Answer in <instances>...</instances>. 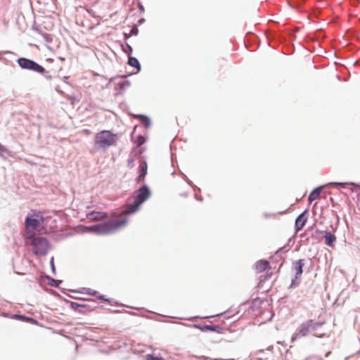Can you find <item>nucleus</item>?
I'll return each instance as SVG.
<instances>
[{"label":"nucleus","mask_w":360,"mask_h":360,"mask_svg":"<svg viewBox=\"0 0 360 360\" xmlns=\"http://www.w3.org/2000/svg\"><path fill=\"white\" fill-rule=\"evenodd\" d=\"M118 136L109 130H103L98 132L94 136V145L96 149L105 150L116 145Z\"/></svg>","instance_id":"f257e3e1"},{"label":"nucleus","mask_w":360,"mask_h":360,"mask_svg":"<svg viewBox=\"0 0 360 360\" xmlns=\"http://www.w3.org/2000/svg\"><path fill=\"white\" fill-rule=\"evenodd\" d=\"M43 222V217L39 212L32 211L26 217L25 225L26 228V236L27 238H33L34 236V231Z\"/></svg>","instance_id":"f03ea898"},{"label":"nucleus","mask_w":360,"mask_h":360,"mask_svg":"<svg viewBox=\"0 0 360 360\" xmlns=\"http://www.w3.org/2000/svg\"><path fill=\"white\" fill-rule=\"evenodd\" d=\"M150 195V192L146 186H143L140 188L136 195H134V200L132 204L127 205L124 211L123 212L125 214H129L135 212L139 207V206L145 202Z\"/></svg>","instance_id":"7ed1b4c3"},{"label":"nucleus","mask_w":360,"mask_h":360,"mask_svg":"<svg viewBox=\"0 0 360 360\" xmlns=\"http://www.w3.org/2000/svg\"><path fill=\"white\" fill-rule=\"evenodd\" d=\"M30 239H32V245L35 255H44L46 254L49 250V243L46 239L43 237H34V236Z\"/></svg>","instance_id":"20e7f679"},{"label":"nucleus","mask_w":360,"mask_h":360,"mask_svg":"<svg viewBox=\"0 0 360 360\" xmlns=\"http://www.w3.org/2000/svg\"><path fill=\"white\" fill-rule=\"evenodd\" d=\"M19 65L23 69L31 70L39 73H43L44 68L33 60L21 58L18 60Z\"/></svg>","instance_id":"39448f33"},{"label":"nucleus","mask_w":360,"mask_h":360,"mask_svg":"<svg viewBox=\"0 0 360 360\" xmlns=\"http://www.w3.org/2000/svg\"><path fill=\"white\" fill-rule=\"evenodd\" d=\"M304 265L303 259H299L292 263V269L295 273V278L292 281L291 287L297 286L300 283V279L303 272Z\"/></svg>","instance_id":"423d86ee"},{"label":"nucleus","mask_w":360,"mask_h":360,"mask_svg":"<svg viewBox=\"0 0 360 360\" xmlns=\"http://www.w3.org/2000/svg\"><path fill=\"white\" fill-rule=\"evenodd\" d=\"M314 324V322L312 320L307 321V322L304 323L301 327L300 330L295 334V335L292 337V341L295 340L296 339L300 338L301 337H304L307 335L309 333L310 328H312Z\"/></svg>","instance_id":"0eeeda50"},{"label":"nucleus","mask_w":360,"mask_h":360,"mask_svg":"<svg viewBox=\"0 0 360 360\" xmlns=\"http://www.w3.org/2000/svg\"><path fill=\"white\" fill-rule=\"evenodd\" d=\"M307 220V211L303 212L300 214L295 220V227L298 231L301 230L305 225Z\"/></svg>","instance_id":"6e6552de"},{"label":"nucleus","mask_w":360,"mask_h":360,"mask_svg":"<svg viewBox=\"0 0 360 360\" xmlns=\"http://www.w3.org/2000/svg\"><path fill=\"white\" fill-rule=\"evenodd\" d=\"M86 217L92 221H100L107 217V213L103 212H91L86 214Z\"/></svg>","instance_id":"1a4fd4ad"},{"label":"nucleus","mask_w":360,"mask_h":360,"mask_svg":"<svg viewBox=\"0 0 360 360\" xmlns=\"http://www.w3.org/2000/svg\"><path fill=\"white\" fill-rule=\"evenodd\" d=\"M147 174V164L146 162H142L139 166V176L137 177V181L139 182L144 179L145 176Z\"/></svg>","instance_id":"9d476101"},{"label":"nucleus","mask_w":360,"mask_h":360,"mask_svg":"<svg viewBox=\"0 0 360 360\" xmlns=\"http://www.w3.org/2000/svg\"><path fill=\"white\" fill-rule=\"evenodd\" d=\"M269 263L266 260H259L256 262L255 269L257 273H262L269 266Z\"/></svg>","instance_id":"9b49d317"},{"label":"nucleus","mask_w":360,"mask_h":360,"mask_svg":"<svg viewBox=\"0 0 360 360\" xmlns=\"http://www.w3.org/2000/svg\"><path fill=\"white\" fill-rule=\"evenodd\" d=\"M321 190H322V187L320 186V187H318L315 189H314L311 193L309 194V198H308V200L310 202H311L312 201L318 199L320 196V194H321Z\"/></svg>","instance_id":"f8f14e48"},{"label":"nucleus","mask_w":360,"mask_h":360,"mask_svg":"<svg viewBox=\"0 0 360 360\" xmlns=\"http://www.w3.org/2000/svg\"><path fill=\"white\" fill-rule=\"evenodd\" d=\"M325 238V243L328 246H333L334 242L336 240V237L335 235L332 234L330 232H327L324 236Z\"/></svg>","instance_id":"ddd939ff"},{"label":"nucleus","mask_w":360,"mask_h":360,"mask_svg":"<svg viewBox=\"0 0 360 360\" xmlns=\"http://www.w3.org/2000/svg\"><path fill=\"white\" fill-rule=\"evenodd\" d=\"M128 63H129V65H130L131 66L135 67V68H136L138 70H140V64H139V60H138L136 58H134V57H129V60H128Z\"/></svg>","instance_id":"4468645a"},{"label":"nucleus","mask_w":360,"mask_h":360,"mask_svg":"<svg viewBox=\"0 0 360 360\" xmlns=\"http://www.w3.org/2000/svg\"><path fill=\"white\" fill-rule=\"evenodd\" d=\"M139 117H140V120H141V123L143 125H145L146 127L150 126V119L147 116L140 115Z\"/></svg>","instance_id":"2eb2a0df"},{"label":"nucleus","mask_w":360,"mask_h":360,"mask_svg":"<svg viewBox=\"0 0 360 360\" xmlns=\"http://www.w3.org/2000/svg\"><path fill=\"white\" fill-rule=\"evenodd\" d=\"M71 307L75 310H78L79 311H82V309L85 308L84 305H81L76 302L71 303Z\"/></svg>","instance_id":"dca6fc26"},{"label":"nucleus","mask_w":360,"mask_h":360,"mask_svg":"<svg viewBox=\"0 0 360 360\" xmlns=\"http://www.w3.org/2000/svg\"><path fill=\"white\" fill-rule=\"evenodd\" d=\"M146 360H165V359L162 357H156L151 354H148L146 356Z\"/></svg>","instance_id":"f3484780"},{"label":"nucleus","mask_w":360,"mask_h":360,"mask_svg":"<svg viewBox=\"0 0 360 360\" xmlns=\"http://www.w3.org/2000/svg\"><path fill=\"white\" fill-rule=\"evenodd\" d=\"M7 148L0 143V154L1 153H7Z\"/></svg>","instance_id":"a211bd4d"},{"label":"nucleus","mask_w":360,"mask_h":360,"mask_svg":"<svg viewBox=\"0 0 360 360\" xmlns=\"http://www.w3.org/2000/svg\"><path fill=\"white\" fill-rule=\"evenodd\" d=\"M131 34H137L138 33V29L136 27H134L131 31Z\"/></svg>","instance_id":"6ab92c4d"},{"label":"nucleus","mask_w":360,"mask_h":360,"mask_svg":"<svg viewBox=\"0 0 360 360\" xmlns=\"http://www.w3.org/2000/svg\"><path fill=\"white\" fill-rule=\"evenodd\" d=\"M96 293H97V292L95 290H89V291H88V294L91 295H96Z\"/></svg>","instance_id":"aec40b11"},{"label":"nucleus","mask_w":360,"mask_h":360,"mask_svg":"<svg viewBox=\"0 0 360 360\" xmlns=\"http://www.w3.org/2000/svg\"><path fill=\"white\" fill-rule=\"evenodd\" d=\"M208 330H216V326H208L206 327Z\"/></svg>","instance_id":"412c9836"},{"label":"nucleus","mask_w":360,"mask_h":360,"mask_svg":"<svg viewBox=\"0 0 360 360\" xmlns=\"http://www.w3.org/2000/svg\"><path fill=\"white\" fill-rule=\"evenodd\" d=\"M98 299H99V300H103V301H105V302H108V300L107 299H105V298L104 297V296H103V295L99 296V297H98Z\"/></svg>","instance_id":"4be33fe9"},{"label":"nucleus","mask_w":360,"mask_h":360,"mask_svg":"<svg viewBox=\"0 0 360 360\" xmlns=\"http://www.w3.org/2000/svg\"><path fill=\"white\" fill-rule=\"evenodd\" d=\"M125 221H122V222H118L116 224V226H122L124 224H125Z\"/></svg>","instance_id":"5701e85b"},{"label":"nucleus","mask_w":360,"mask_h":360,"mask_svg":"<svg viewBox=\"0 0 360 360\" xmlns=\"http://www.w3.org/2000/svg\"><path fill=\"white\" fill-rule=\"evenodd\" d=\"M333 184L340 185L342 187H344L345 185V184H342V183H333Z\"/></svg>","instance_id":"b1692460"},{"label":"nucleus","mask_w":360,"mask_h":360,"mask_svg":"<svg viewBox=\"0 0 360 360\" xmlns=\"http://www.w3.org/2000/svg\"><path fill=\"white\" fill-rule=\"evenodd\" d=\"M84 131H86V133H89V130L88 129H85Z\"/></svg>","instance_id":"393cba45"}]
</instances>
